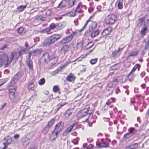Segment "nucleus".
I'll return each mask as SVG.
<instances>
[{
    "instance_id": "obj_35",
    "label": "nucleus",
    "mask_w": 149,
    "mask_h": 149,
    "mask_svg": "<svg viewBox=\"0 0 149 149\" xmlns=\"http://www.w3.org/2000/svg\"><path fill=\"white\" fill-rule=\"evenodd\" d=\"M34 85L33 83L29 84L28 86V90L30 91V90L33 91L34 89Z\"/></svg>"
},
{
    "instance_id": "obj_34",
    "label": "nucleus",
    "mask_w": 149,
    "mask_h": 149,
    "mask_svg": "<svg viewBox=\"0 0 149 149\" xmlns=\"http://www.w3.org/2000/svg\"><path fill=\"white\" fill-rule=\"evenodd\" d=\"M55 120L54 119H52L50 121L48 122L47 126L50 127L53 125L54 123Z\"/></svg>"
},
{
    "instance_id": "obj_50",
    "label": "nucleus",
    "mask_w": 149,
    "mask_h": 149,
    "mask_svg": "<svg viewBox=\"0 0 149 149\" xmlns=\"http://www.w3.org/2000/svg\"><path fill=\"white\" fill-rule=\"evenodd\" d=\"M6 82V80L5 79L0 80V86L3 85Z\"/></svg>"
},
{
    "instance_id": "obj_39",
    "label": "nucleus",
    "mask_w": 149,
    "mask_h": 149,
    "mask_svg": "<svg viewBox=\"0 0 149 149\" xmlns=\"http://www.w3.org/2000/svg\"><path fill=\"white\" fill-rule=\"evenodd\" d=\"M24 29L22 27H19L17 29L18 33L20 34H22L24 31Z\"/></svg>"
},
{
    "instance_id": "obj_19",
    "label": "nucleus",
    "mask_w": 149,
    "mask_h": 149,
    "mask_svg": "<svg viewBox=\"0 0 149 149\" xmlns=\"http://www.w3.org/2000/svg\"><path fill=\"white\" fill-rule=\"evenodd\" d=\"M148 29V27L144 24V26L143 27L141 31V35L144 36L146 33V31Z\"/></svg>"
},
{
    "instance_id": "obj_14",
    "label": "nucleus",
    "mask_w": 149,
    "mask_h": 149,
    "mask_svg": "<svg viewBox=\"0 0 149 149\" xmlns=\"http://www.w3.org/2000/svg\"><path fill=\"white\" fill-rule=\"evenodd\" d=\"M42 59L45 62H48L49 61L50 58L49 54L46 53L43 54L42 57Z\"/></svg>"
},
{
    "instance_id": "obj_23",
    "label": "nucleus",
    "mask_w": 149,
    "mask_h": 149,
    "mask_svg": "<svg viewBox=\"0 0 149 149\" xmlns=\"http://www.w3.org/2000/svg\"><path fill=\"white\" fill-rule=\"evenodd\" d=\"M121 45L120 46V47L121 46ZM125 46H124L123 47L121 48L120 47L118 49L117 51H115L114 52H113L112 55L113 57L115 56L118 54L119 53L121 50H122L123 49L125 48Z\"/></svg>"
},
{
    "instance_id": "obj_32",
    "label": "nucleus",
    "mask_w": 149,
    "mask_h": 149,
    "mask_svg": "<svg viewBox=\"0 0 149 149\" xmlns=\"http://www.w3.org/2000/svg\"><path fill=\"white\" fill-rule=\"evenodd\" d=\"M122 1L121 0H120L117 1L116 3L118 4V6L119 9H121L123 8Z\"/></svg>"
},
{
    "instance_id": "obj_53",
    "label": "nucleus",
    "mask_w": 149,
    "mask_h": 149,
    "mask_svg": "<svg viewBox=\"0 0 149 149\" xmlns=\"http://www.w3.org/2000/svg\"><path fill=\"white\" fill-rule=\"evenodd\" d=\"M59 70H58V69H56V70L54 71H53V72H52V74L53 75H54L56 74L57 73H58V72Z\"/></svg>"
},
{
    "instance_id": "obj_56",
    "label": "nucleus",
    "mask_w": 149,
    "mask_h": 149,
    "mask_svg": "<svg viewBox=\"0 0 149 149\" xmlns=\"http://www.w3.org/2000/svg\"><path fill=\"white\" fill-rule=\"evenodd\" d=\"M94 146L92 144H90L86 148V149H91Z\"/></svg>"
},
{
    "instance_id": "obj_38",
    "label": "nucleus",
    "mask_w": 149,
    "mask_h": 149,
    "mask_svg": "<svg viewBox=\"0 0 149 149\" xmlns=\"http://www.w3.org/2000/svg\"><path fill=\"white\" fill-rule=\"evenodd\" d=\"M45 79L44 78H42L40 79L38 81V83L40 85H42L45 83Z\"/></svg>"
},
{
    "instance_id": "obj_59",
    "label": "nucleus",
    "mask_w": 149,
    "mask_h": 149,
    "mask_svg": "<svg viewBox=\"0 0 149 149\" xmlns=\"http://www.w3.org/2000/svg\"><path fill=\"white\" fill-rule=\"evenodd\" d=\"M93 29H94L91 26H90L89 28L88 29V31L89 32H90L91 31H93Z\"/></svg>"
},
{
    "instance_id": "obj_61",
    "label": "nucleus",
    "mask_w": 149,
    "mask_h": 149,
    "mask_svg": "<svg viewBox=\"0 0 149 149\" xmlns=\"http://www.w3.org/2000/svg\"><path fill=\"white\" fill-rule=\"evenodd\" d=\"M32 54H33L32 52H29V55L28 56V60H31L30 57H31V55Z\"/></svg>"
},
{
    "instance_id": "obj_57",
    "label": "nucleus",
    "mask_w": 149,
    "mask_h": 149,
    "mask_svg": "<svg viewBox=\"0 0 149 149\" xmlns=\"http://www.w3.org/2000/svg\"><path fill=\"white\" fill-rule=\"evenodd\" d=\"M94 44L93 42H90L88 43V45L89 46V48H90Z\"/></svg>"
},
{
    "instance_id": "obj_22",
    "label": "nucleus",
    "mask_w": 149,
    "mask_h": 149,
    "mask_svg": "<svg viewBox=\"0 0 149 149\" xmlns=\"http://www.w3.org/2000/svg\"><path fill=\"white\" fill-rule=\"evenodd\" d=\"M84 42L83 40H81L78 42L77 44V49H81L83 47Z\"/></svg>"
},
{
    "instance_id": "obj_11",
    "label": "nucleus",
    "mask_w": 149,
    "mask_h": 149,
    "mask_svg": "<svg viewBox=\"0 0 149 149\" xmlns=\"http://www.w3.org/2000/svg\"><path fill=\"white\" fill-rule=\"evenodd\" d=\"M112 30V29L111 27H108L105 29L102 33V36H104L109 35V33L111 32Z\"/></svg>"
},
{
    "instance_id": "obj_7",
    "label": "nucleus",
    "mask_w": 149,
    "mask_h": 149,
    "mask_svg": "<svg viewBox=\"0 0 149 149\" xmlns=\"http://www.w3.org/2000/svg\"><path fill=\"white\" fill-rule=\"evenodd\" d=\"M74 112L73 109H67L64 113V118L66 119H68L69 117Z\"/></svg>"
},
{
    "instance_id": "obj_25",
    "label": "nucleus",
    "mask_w": 149,
    "mask_h": 149,
    "mask_svg": "<svg viewBox=\"0 0 149 149\" xmlns=\"http://www.w3.org/2000/svg\"><path fill=\"white\" fill-rule=\"evenodd\" d=\"M120 67V65L119 64H116L111 67L110 69L111 70H116L119 69Z\"/></svg>"
},
{
    "instance_id": "obj_10",
    "label": "nucleus",
    "mask_w": 149,
    "mask_h": 149,
    "mask_svg": "<svg viewBox=\"0 0 149 149\" xmlns=\"http://www.w3.org/2000/svg\"><path fill=\"white\" fill-rule=\"evenodd\" d=\"M22 77V75L21 73H18L17 74L12 78L11 83H15L17 80Z\"/></svg>"
},
{
    "instance_id": "obj_30",
    "label": "nucleus",
    "mask_w": 149,
    "mask_h": 149,
    "mask_svg": "<svg viewBox=\"0 0 149 149\" xmlns=\"http://www.w3.org/2000/svg\"><path fill=\"white\" fill-rule=\"evenodd\" d=\"M65 104L63 103H60L57 106V108L55 109V112H57Z\"/></svg>"
},
{
    "instance_id": "obj_41",
    "label": "nucleus",
    "mask_w": 149,
    "mask_h": 149,
    "mask_svg": "<svg viewBox=\"0 0 149 149\" xmlns=\"http://www.w3.org/2000/svg\"><path fill=\"white\" fill-rule=\"evenodd\" d=\"M97 60H98L97 58H95V59H91L90 61V63L92 64H95L97 62Z\"/></svg>"
},
{
    "instance_id": "obj_36",
    "label": "nucleus",
    "mask_w": 149,
    "mask_h": 149,
    "mask_svg": "<svg viewBox=\"0 0 149 149\" xmlns=\"http://www.w3.org/2000/svg\"><path fill=\"white\" fill-rule=\"evenodd\" d=\"M69 46L67 45H66L63 46L62 49V50L64 52V53H65L68 51L69 49Z\"/></svg>"
},
{
    "instance_id": "obj_18",
    "label": "nucleus",
    "mask_w": 149,
    "mask_h": 149,
    "mask_svg": "<svg viewBox=\"0 0 149 149\" xmlns=\"http://www.w3.org/2000/svg\"><path fill=\"white\" fill-rule=\"evenodd\" d=\"M138 146L137 143L132 144L131 145L127 146L126 148V149H136Z\"/></svg>"
},
{
    "instance_id": "obj_49",
    "label": "nucleus",
    "mask_w": 149,
    "mask_h": 149,
    "mask_svg": "<svg viewBox=\"0 0 149 149\" xmlns=\"http://www.w3.org/2000/svg\"><path fill=\"white\" fill-rule=\"evenodd\" d=\"M96 145L98 148L104 147L102 146V145H101V144L98 141L96 142Z\"/></svg>"
},
{
    "instance_id": "obj_46",
    "label": "nucleus",
    "mask_w": 149,
    "mask_h": 149,
    "mask_svg": "<svg viewBox=\"0 0 149 149\" xmlns=\"http://www.w3.org/2000/svg\"><path fill=\"white\" fill-rule=\"evenodd\" d=\"M12 141V138H9L7 139L6 140V142L5 143L8 145L10 144Z\"/></svg>"
},
{
    "instance_id": "obj_27",
    "label": "nucleus",
    "mask_w": 149,
    "mask_h": 149,
    "mask_svg": "<svg viewBox=\"0 0 149 149\" xmlns=\"http://www.w3.org/2000/svg\"><path fill=\"white\" fill-rule=\"evenodd\" d=\"M139 52L138 51H133L128 56V57L135 56H137Z\"/></svg>"
},
{
    "instance_id": "obj_55",
    "label": "nucleus",
    "mask_w": 149,
    "mask_h": 149,
    "mask_svg": "<svg viewBox=\"0 0 149 149\" xmlns=\"http://www.w3.org/2000/svg\"><path fill=\"white\" fill-rule=\"evenodd\" d=\"M46 14L48 16L51 15L52 14L51 11L50 10H48L46 12Z\"/></svg>"
},
{
    "instance_id": "obj_20",
    "label": "nucleus",
    "mask_w": 149,
    "mask_h": 149,
    "mask_svg": "<svg viewBox=\"0 0 149 149\" xmlns=\"http://www.w3.org/2000/svg\"><path fill=\"white\" fill-rule=\"evenodd\" d=\"M100 33V31L99 30L93 31L91 33V36L93 38L97 36Z\"/></svg>"
},
{
    "instance_id": "obj_40",
    "label": "nucleus",
    "mask_w": 149,
    "mask_h": 149,
    "mask_svg": "<svg viewBox=\"0 0 149 149\" xmlns=\"http://www.w3.org/2000/svg\"><path fill=\"white\" fill-rule=\"evenodd\" d=\"M49 38L51 40V42L52 43L54 42L55 41L57 40L54 35H52Z\"/></svg>"
},
{
    "instance_id": "obj_60",
    "label": "nucleus",
    "mask_w": 149,
    "mask_h": 149,
    "mask_svg": "<svg viewBox=\"0 0 149 149\" xmlns=\"http://www.w3.org/2000/svg\"><path fill=\"white\" fill-rule=\"evenodd\" d=\"M93 8L92 7H90L88 10L89 12L90 13H91L92 11H93Z\"/></svg>"
},
{
    "instance_id": "obj_21",
    "label": "nucleus",
    "mask_w": 149,
    "mask_h": 149,
    "mask_svg": "<svg viewBox=\"0 0 149 149\" xmlns=\"http://www.w3.org/2000/svg\"><path fill=\"white\" fill-rule=\"evenodd\" d=\"M32 52L33 55L36 56L41 54L42 51L41 49H36L33 50Z\"/></svg>"
},
{
    "instance_id": "obj_63",
    "label": "nucleus",
    "mask_w": 149,
    "mask_h": 149,
    "mask_svg": "<svg viewBox=\"0 0 149 149\" xmlns=\"http://www.w3.org/2000/svg\"><path fill=\"white\" fill-rule=\"evenodd\" d=\"M6 104V103H5L3 105H0V110H2L3 109L5 106Z\"/></svg>"
},
{
    "instance_id": "obj_43",
    "label": "nucleus",
    "mask_w": 149,
    "mask_h": 149,
    "mask_svg": "<svg viewBox=\"0 0 149 149\" xmlns=\"http://www.w3.org/2000/svg\"><path fill=\"white\" fill-rule=\"evenodd\" d=\"M59 88L58 86H54L53 88V91L54 92H57L58 91Z\"/></svg>"
},
{
    "instance_id": "obj_31",
    "label": "nucleus",
    "mask_w": 149,
    "mask_h": 149,
    "mask_svg": "<svg viewBox=\"0 0 149 149\" xmlns=\"http://www.w3.org/2000/svg\"><path fill=\"white\" fill-rule=\"evenodd\" d=\"M69 2L68 3V8H70L74 4L75 2V0H68Z\"/></svg>"
},
{
    "instance_id": "obj_52",
    "label": "nucleus",
    "mask_w": 149,
    "mask_h": 149,
    "mask_svg": "<svg viewBox=\"0 0 149 149\" xmlns=\"http://www.w3.org/2000/svg\"><path fill=\"white\" fill-rule=\"evenodd\" d=\"M7 46H8V45H3L2 46H1L0 47V49L1 50H4L6 48Z\"/></svg>"
},
{
    "instance_id": "obj_37",
    "label": "nucleus",
    "mask_w": 149,
    "mask_h": 149,
    "mask_svg": "<svg viewBox=\"0 0 149 149\" xmlns=\"http://www.w3.org/2000/svg\"><path fill=\"white\" fill-rule=\"evenodd\" d=\"M49 127H48L47 126H46V127H45V128H43V133L44 134H46L47 133V132H48V131L49 129Z\"/></svg>"
},
{
    "instance_id": "obj_64",
    "label": "nucleus",
    "mask_w": 149,
    "mask_h": 149,
    "mask_svg": "<svg viewBox=\"0 0 149 149\" xmlns=\"http://www.w3.org/2000/svg\"><path fill=\"white\" fill-rule=\"evenodd\" d=\"M69 133L68 132V131L66 130L63 133V135H64V136H66Z\"/></svg>"
},
{
    "instance_id": "obj_8",
    "label": "nucleus",
    "mask_w": 149,
    "mask_h": 149,
    "mask_svg": "<svg viewBox=\"0 0 149 149\" xmlns=\"http://www.w3.org/2000/svg\"><path fill=\"white\" fill-rule=\"evenodd\" d=\"M72 40V37H69L68 36L63 38L60 42V43L62 44H67L70 42Z\"/></svg>"
},
{
    "instance_id": "obj_1",
    "label": "nucleus",
    "mask_w": 149,
    "mask_h": 149,
    "mask_svg": "<svg viewBox=\"0 0 149 149\" xmlns=\"http://www.w3.org/2000/svg\"><path fill=\"white\" fill-rule=\"evenodd\" d=\"M16 53H11L8 55L4 54L0 56V67L2 64H4L5 67H8L9 65L12 60L13 59L15 60H17L18 56L15 57Z\"/></svg>"
},
{
    "instance_id": "obj_9",
    "label": "nucleus",
    "mask_w": 149,
    "mask_h": 149,
    "mask_svg": "<svg viewBox=\"0 0 149 149\" xmlns=\"http://www.w3.org/2000/svg\"><path fill=\"white\" fill-rule=\"evenodd\" d=\"M101 141L102 144V146L104 147H109V143L111 142L110 139L107 138L105 140L103 139H101Z\"/></svg>"
},
{
    "instance_id": "obj_15",
    "label": "nucleus",
    "mask_w": 149,
    "mask_h": 149,
    "mask_svg": "<svg viewBox=\"0 0 149 149\" xmlns=\"http://www.w3.org/2000/svg\"><path fill=\"white\" fill-rule=\"evenodd\" d=\"M81 11V9L79 5V4L75 10L73 12L70 13V16L72 17H74L76 15V12L79 13Z\"/></svg>"
},
{
    "instance_id": "obj_4",
    "label": "nucleus",
    "mask_w": 149,
    "mask_h": 149,
    "mask_svg": "<svg viewBox=\"0 0 149 149\" xmlns=\"http://www.w3.org/2000/svg\"><path fill=\"white\" fill-rule=\"evenodd\" d=\"M16 92V87L15 86H10L9 87V93L10 98L14 102H15L19 100L18 97H17L15 95Z\"/></svg>"
},
{
    "instance_id": "obj_48",
    "label": "nucleus",
    "mask_w": 149,
    "mask_h": 149,
    "mask_svg": "<svg viewBox=\"0 0 149 149\" xmlns=\"http://www.w3.org/2000/svg\"><path fill=\"white\" fill-rule=\"evenodd\" d=\"M94 29H95L97 26V24L95 22H93L91 25H90Z\"/></svg>"
},
{
    "instance_id": "obj_3",
    "label": "nucleus",
    "mask_w": 149,
    "mask_h": 149,
    "mask_svg": "<svg viewBox=\"0 0 149 149\" xmlns=\"http://www.w3.org/2000/svg\"><path fill=\"white\" fill-rule=\"evenodd\" d=\"M89 110L88 108H85L82 110H80L78 113V115L81 117H83L86 116H87V118L84 121L89 122V118L92 115V117L93 116V115L91 113H88Z\"/></svg>"
},
{
    "instance_id": "obj_24",
    "label": "nucleus",
    "mask_w": 149,
    "mask_h": 149,
    "mask_svg": "<svg viewBox=\"0 0 149 149\" xmlns=\"http://www.w3.org/2000/svg\"><path fill=\"white\" fill-rule=\"evenodd\" d=\"M27 65L30 70H33V63L32 61L31 60H28L27 61Z\"/></svg>"
},
{
    "instance_id": "obj_54",
    "label": "nucleus",
    "mask_w": 149,
    "mask_h": 149,
    "mask_svg": "<svg viewBox=\"0 0 149 149\" xmlns=\"http://www.w3.org/2000/svg\"><path fill=\"white\" fill-rule=\"evenodd\" d=\"M72 129V127L70 126L66 130L68 131V132L70 133L71 132Z\"/></svg>"
},
{
    "instance_id": "obj_62",
    "label": "nucleus",
    "mask_w": 149,
    "mask_h": 149,
    "mask_svg": "<svg viewBox=\"0 0 149 149\" xmlns=\"http://www.w3.org/2000/svg\"><path fill=\"white\" fill-rule=\"evenodd\" d=\"M19 137V135L18 134L15 135L14 136V138L15 139H17Z\"/></svg>"
},
{
    "instance_id": "obj_44",
    "label": "nucleus",
    "mask_w": 149,
    "mask_h": 149,
    "mask_svg": "<svg viewBox=\"0 0 149 149\" xmlns=\"http://www.w3.org/2000/svg\"><path fill=\"white\" fill-rule=\"evenodd\" d=\"M52 29L50 27H48L46 29H45L42 31V33H45L47 32L50 31L51 29Z\"/></svg>"
},
{
    "instance_id": "obj_47",
    "label": "nucleus",
    "mask_w": 149,
    "mask_h": 149,
    "mask_svg": "<svg viewBox=\"0 0 149 149\" xmlns=\"http://www.w3.org/2000/svg\"><path fill=\"white\" fill-rule=\"evenodd\" d=\"M79 140V139L78 138H77L76 139H74L73 140L72 142V143H73L74 144H77L78 141Z\"/></svg>"
},
{
    "instance_id": "obj_42",
    "label": "nucleus",
    "mask_w": 149,
    "mask_h": 149,
    "mask_svg": "<svg viewBox=\"0 0 149 149\" xmlns=\"http://www.w3.org/2000/svg\"><path fill=\"white\" fill-rule=\"evenodd\" d=\"M131 136H132V135L131 134L128 133L124 135L123 138L125 139H126L129 138Z\"/></svg>"
},
{
    "instance_id": "obj_29",
    "label": "nucleus",
    "mask_w": 149,
    "mask_h": 149,
    "mask_svg": "<svg viewBox=\"0 0 149 149\" xmlns=\"http://www.w3.org/2000/svg\"><path fill=\"white\" fill-rule=\"evenodd\" d=\"M26 50V48H24L23 49H22V50L21 51L19 52L18 54H17V53L15 52L13 53H16V55H15V57H17V56L18 57L19 55H20L22 54L23 53H24ZM11 53H13V52H12Z\"/></svg>"
},
{
    "instance_id": "obj_13",
    "label": "nucleus",
    "mask_w": 149,
    "mask_h": 149,
    "mask_svg": "<svg viewBox=\"0 0 149 149\" xmlns=\"http://www.w3.org/2000/svg\"><path fill=\"white\" fill-rule=\"evenodd\" d=\"M68 2L65 0H62L59 4L58 7L60 8H63L65 7H67Z\"/></svg>"
},
{
    "instance_id": "obj_2",
    "label": "nucleus",
    "mask_w": 149,
    "mask_h": 149,
    "mask_svg": "<svg viewBox=\"0 0 149 149\" xmlns=\"http://www.w3.org/2000/svg\"><path fill=\"white\" fill-rule=\"evenodd\" d=\"M64 124L62 122H60L55 126L54 130L52 132L53 136L57 137L58 133L63 129Z\"/></svg>"
},
{
    "instance_id": "obj_26",
    "label": "nucleus",
    "mask_w": 149,
    "mask_h": 149,
    "mask_svg": "<svg viewBox=\"0 0 149 149\" xmlns=\"http://www.w3.org/2000/svg\"><path fill=\"white\" fill-rule=\"evenodd\" d=\"M51 43H53L51 42V40L50 38H47L45 40L44 45V46H46Z\"/></svg>"
},
{
    "instance_id": "obj_45",
    "label": "nucleus",
    "mask_w": 149,
    "mask_h": 149,
    "mask_svg": "<svg viewBox=\"0 0 149 149\" xmlns=\"http://www.w3.org/2000/svg\"><path fill=\"white\" fill-rule=\"evenodd\" d=\"M57 40L61 38L62 35L61 34H55L54 35Z\"/></svg>"
},
{
    "instance_id": "obj_6",
    "label": "nucleus",
    "mask_w": 149,
    "mask_h": 149,
    "mask_svg": "<svg viewBox=\"0 0 149 149\" xmlns=\"http://www.w3.org/2000/svg\"><path fill=\"white\" fill-rule=\"evenodd\" d=\"M46 16L45 15H40L32 19V21L34 22L39 24L40 21H44L45 20Z\"/></svg>"
},
{
    "instance_id": "obj_5",
    "label": "nucleus",
    "mask_w": 149,
    "mask_h": 149,
    "mask_svg": "<svg viewBox=\"0 0 149 149\" xmlns=\"http://www.w3.org/2000/svg\"><path fill=\"white\" fill-rule=\"evenodd\" d=\"M117 20L116 15L113 14L109 15L105 18V22L106 24L108 25H112Z\"/></svg>"
},
{
    "instance_id": "obj_12",
    "label": "nucleus",
    "mask_w": 149,
    "mask_h": 149,
    "mask_svg": "<svg viewBox=\"0 0 149 149\" xmlns=\"http://www.w3.org/2000/svg\"><path fill=\"white\" fill-rule=\"evenodd\" d=\"M62 26V24L61 23H52L50 25V27L52 29H56L57 30L60 29Z\"/></svg>"
},
{
    "instance_id": "obj_16",
    "label": "nucleus",
    "mask_w": 149,
    "mask_h": 149,
    "mask_svg": "<svg viewBox=\"0 0 149 149\" xmlns=\"http://www.w3.org/2000/svg\"><path fill=\"white\" fill-rule=\"evenodd\" d=\"M140 66L139 64H136L133 68L132 70L131 71L130 73L128 75V77L131 75L133 74V73L135 71L138 69V71L139 70L140 68Z\"/></svg>"
},
{
    "instance_id": "obj_17",
    "label": "nucleus",
    "mask_w": 149,
    "mask_h": 149,
    "mask_svg": "<svg viewBox=\"0 0 149 149\" xmlns=\"http://www.w3.org/2000/svg\"><path fill=\"white\" fill-rule=\"evenodd\" d=\"M75 78L74 75L72 73H71L66 77V79L68 81L72 82L74 80Z\"/></svg>"
},
{
    "instance_id": "obj_58",
    "label": "nucleus",
    "mask_w": 149,
    "mask_h": 149,
    "mask_svg": "<svg viewBox=\"0 0 149 149\" xmlns=\"http://www.w3.org/2000/svg\"><path fill=\"white\" fill-rule=\"evenodd\" d=\"M144 19L143 18H142L139 19V23H142L144 21Z\"/></svg>"
},
{
    "instance_id": "obj_28",
    "label": "nucleus",
    "mask_w": 149,
    "mask_h": 149,
    "mask_svg": "<svg viewBox=\"0 0 149 149\" xmlns=\"http://www.w3.org/2000/svg\"><path fill=\"white\" fill-rule=\"evenodd\" d=\"M136 130L135 128L133 127L130 128L128 129V133L132 136L134 133L136 132Z\"/></svg>"
},
{
    "instance_id": "obj_33",
    "label": "nucleus",
    "mask_w": 149,
    "mask_h": 149,
    "mask_svg": "<svg viewBox=\"0 0 149 149\" xmlns=\"http://www.w3.org/2000/svg\"><path fill=\"white\" fill-rule=\"evenodd\" d=\"M26 5L24 6L21 5L17 8V9L19 11V12H22L24 10V9L26 8Z\"/></svg>"
},
{
    "instance_id": "obj_51",
    "label": "nucleus",
    "mask_w": 149,
    "mask_h": 149,
    "mask_svg": "<svg viewBox=\"0 0 149 149\" xmlns=\"http://www.w3.org/2000/svg\"><path fill=\"white\" fill-rule=\"evenodd\" d=\"M77 34V32L76 31H73L72 33L70 35V36H69V37H72V39L73 37L76 35Z\"/></svg>"
}]
</instances>
